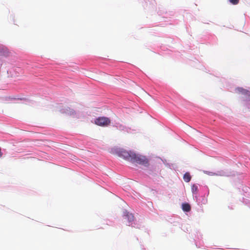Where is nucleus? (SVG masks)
<instances>
[{
	"label": "nucleus",
	"mask_w": 250,
	"mask_h": 250,
	"mask_svg": "<svg viewBox=\"0 0 250 250\" xmlns=\"http://www.w3.org/2000/svg\"><path fill=\"white\" fill-rule=\"evenodd\" d=\"M94 123L99 126H107L111 123L110 120L106 117H99L96 118L94 121Z\"/></svg>",
	"instance_id": "1"
},
{
	"label": "nucleus",
	"mask_w": 250,
	"mask_h": 250,
	"mask_svg": "<svg viewBox=\"0 0 250 250\" xmlns=\"http://www.w3.org/2000/svg\"><path fill=\"white\" fill-rule=\"evenodd\" d=\"M131 162L141 165H146L148 163V161L145 157L137 155L135 153L133 155Z\"/></svg>",
	"instance_id": "2"
},
{
	"label": "nucleus",
	"mask_w": 250,
	"mask_h": 250,
	"mask_svg": "<svg viewBox=\"0 0 250 250\" xmlns=\"http://www.w3.org/2000/svg\"><path fill=\"white\" fill-rule=\"evenodd\" d=\"M118 153L119 156L123 157L125 160L131 161L133 155L134 153L132 151H127L125 150L121 149L119 150Z\"/></svg>",
	"instance_id": "3"
},
{
	"label": "nucleus",
	"mask_w": 250,
	"mask_h": 250,
	"mask_svg": "<svg viewBox=\"0 0 250 250\" xmlns=\"http://www.w3.org/2000/svg\"><path fill=\"white\" fill-rule=\"evenodd\" d=\"M182 209L184 211H186V212H188L191 209L190 206L188 203H184V204H183L182 206Z\"/></svg>",
	"instance_id": "4"
},
{
	"label": "nucleus",
	"mask_w": 250,
	"mask_h": 250,
	"mask_svg": "<svg viewBox=\"0 0 250 250\" xmlns=\"http://www.w3.org/2000/svg\"><path fill=\"white\" fill-rule=\"evenodd\" d=\"M183 179L185 182H189L191 180V176L189 172H186L183 176Z\"/></svg>",
	"instance_id": "5"
},
{
	"label": "nucleus",
	"mask_w": 250,
	"mask_h": 250,
	"mask_svg": "<svg viewBox=\"0 0 250 250\" xmlns=\"http://www.w3.org/2000/svg\"><path fill=\"white\" fill-rule=\"evenodd\" d=\"M125 219H127L129 222H131L133 221L134 219V216L132 214L127 213L126 215H125Z\"/></svg>",
	"instance_id": "6"
},
{
	"label": "nucleus",
	"mask_w": 250,
	"mask_h": 250,
	"mask_svg": "<svg viewBox=\"0 0 250 250\" xmlns=\"http://www.w3.org/2000/svg\"><path fill=\"white\" fill-rule=\"evenodd\" d=\"M242 94L248 96V99H250V92L249 91L245 89V92H242Z\"/></svg>",
	"instance_id": "7"
},
{
	"label": "nucleus",
	"mask_w": 250,
	"mask_h": 250,
	"mask_svg": "<svg viewBox=\"0 0 250 250\" xmlns=\"http://www.w3.org/2000/svg\"><path fill=\"white\" fill-rule=\"evenodd\" d=\"M191 189L193 193L196 192L198 191V187L195 185H193L192 186Z\"/></svg>",
	"instance_id": "8"
},
{
	"label": "nucleus",
	"mask_w": 250,
	"mask_h": 250,
	"mask_svg": "<svg viewBox=\"0 0 250 250\" xmlns=\"http://www.w3.org/2000/svg\"><path fill=\"white\" fill-rule=\"evenodd\" d=\"M229 1L232 4L236 5L239 3V0H229Z\"/></svg>",
	"instance_id": "9"
},
{
	"label": "nucleus",
	"mask_w": 250,
	"mask_h": 250,
	"mask_svg": "<svg viewBox=\"0 0 250 250\" xmlns=\"http://www.w3.org/2000/svg\"><path fill=\"white\" fill-rule=\"evenodd\" d=\"M236 90H237L238 92L241 93H242V92H245V89L241 87L237 88Z\"/></svg>",
	"instance_id": "10"
},
{
	"label": "nucleus",
	"mask_w": 250,
	"mask_h": 250,
	"mask_svg": "<svg viewBox=\"0 0 250 250\" xmlns=\"http://www.w3.org/2000/svg\"><path fill=\"white\" fill-rule=\"evenodd\" d=\"M74 113V111L72 110L71 111H70L69 112H68V114L72 115Z\"/></svg>",
	"instance_id": "11"
}]
</instances>
